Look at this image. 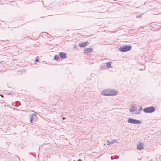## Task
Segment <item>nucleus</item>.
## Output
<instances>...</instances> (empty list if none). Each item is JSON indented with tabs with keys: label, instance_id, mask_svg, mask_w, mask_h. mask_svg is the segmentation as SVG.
<instances>
[{
	"label": "nucleus",
	"instance_id": "1",
	"mask_svg": "<svg viewBox=\"0 0 161 161\" xmlns=\"http://www.w3.org/2000/svg\"><path fill=\"white\" fill-rule=\"evenodd\" d=\"M131 46L130 45H125L120 47L119 48V50L123 52H126L130 51L131 49Z\"/></svg>",
	"mask_w": 161,
	"mask_h": 161
},
{
	"label": "nucleus",
	"instance_id": "2",
	"mask_svg": "<svg viewBox=\"0 0 161 161\" xmlns=\"http://www.w3.org/2000/svg\"><path fill=\"white\" fill-rule=\"evenodd\" d=\"M143 110L145 113H151L155 111V108L153 106L147 107L144 108Z\"/></svg>",
	"mask_w": 161,
	"mask_h": 161
},
{
	"label": "nucleus",
	"instance_id": "3",
	"mask_svg": "<svg viewBox=\"0 0 161 161\" xmlns=\"http://www.w3.org/2000/svg\"><path fill=\"white\" fill-rule=\"evenodd\" d=\"M127 122L129 123L139 124L141 123V122L140 120L132 118H129L127 119Z\"/></svg>",
	"mask_w": 161,
	"mask_h": 161
},
{
	"label": "nucleus",
	"instance_id": "4",
	"mask_svg": "<svg viewBox=\"0 0 161 161\" xmlns=\"http://www.w3.org/2000/svg\"><path fill=\"white\" fill-rule=\"evenodd\" d=\"M137 109L136 107L133 106V107H132L130 109V112H131L132 113H133L134 114H140V113L139 112H138Z\"/></svg>",
	"mask_w": 161,
	"mask_h": 161
},
{
	"label": "nucleus",
	"instance_id": "5",
	"mask_svg": "<svg viewBox=\"0 0 161 161\" xmlns=\"http://www.w3.org/2000/svg\"><path fill=\"white\" fill-rule=\"evenodd\" d=\"M117 92L114 89L109 90V96L116 95Z\"/></svg>",
	"mask_w": 161,
	"mask_h": 161
},
{
	"label": "nucleus",
	"instance_id": "6",
	"mask_svg": "<svg viewBox=\"0 0 161 161\" xmlns=\"http://www.w3.org/2000/svg\"><path fill=\"white\" fill-rule=\"evenodd\" d=\"M30 118V122L31 123H33V119L34 117H36V114H30L29 115Z\"/></svg>",
	"mask_w": 161,
	"mask_h": 161
},
{
	"label": "nucleus",
	"instance_id": "7",
	"mask_svg": "<svg viewBox=\"0 0 161 161\" xmlns=\"http://www.w3.org/2000/svg\"><path fill=\"white\" fill-rule=\"evenodd\" d=\"M60 58L63 59H65L67 58L66 54L65 53L63 52H60L59 53Z\"/></svg>",
	"mask_w": 161,
	"mask_h": 161
},
{
	"label": "nucleus",
	"instance_id": "8",
	"mask_svg": "<svg viewBox=\"0 0 161 161\" xmlns=\"http://www.w3.org/2000/svg\"><path fill=\"white\" fill-rule=\"evenodd\" d=\"M102 94L105 96H109V90H106L102 92Z\"/></svg>",
	"mask_w": 161,
	"mask_h": 161
},
{
	"label": "nucleus",
	"instance_id": "9",
	"mask_svg": "<svg viewBox=\"0 0 161 161\" xmlns=\"http://www.w3.org/2000/svg\"><path fill=\"white\" fill-rule=\"evenodd\" d=\"M88 42H82L79 44V46L80 47H85L86 45L88 44Z\"/></svg>",
	"mask_w": 161,
	"mask_h": 161
},
{
	"label": "nucleus",
	"instance_id": "10",
	"mask_svg": "<svg viewBox=\"0 0 161 161\" xmlns=\"http://www.w3.org/2000/svg\"><path fill=\"white\" fill-rule=\"evenodd\" d=\"M143 148V146L142 144V143L140 142L139 144H138L137 145V148L138 150H141Z\"/></svg>",
	"mask_w": 161,
	"mask_h": 161
},
{
	"label": "nucleus",
	"instance_id": "11",
	"mask_svg": "<svg viewBox=\"0 0 161 161\" xmlns=\"http://www.w3.org/2000/svg\"><path fill=\"white\" fill-rule=\"evenodd\" d=\"M92 50V49L91 48H87L85 49L84 51L86 53H90L91 52Z\"/></svg>",
	"mask_w": 161,
	"mask_h": 161
},
{
	"label": "nucleus",
	"instance_id": "12",
	"mask_svg": "<svg viewBox=\"0 0 161 161\" xmlns=\"http://www.w3.org/2000/svg\"><path fill=\"white\" fill-rule=\"evenodd\" d=\"M114 142H115L116 143H117V142L116 140H114L112 142H110L109 141H108L107 142V145H110L112 144H113Z\"/></svg>",
	"mask_w": 161,
	"mask_h": 161
},
{
	"label": "nucleus",
	"instance_id": "13",
	"mask_svg": "<svg viewBox=\"0 0 161 161\" xmlns=\"http://www.w3.org/2000/svg\"><path fill=\"white\" fill-rule=\"evenodd\" d=\"M111 62H108L106 64V65L108 68H110L111 67Z\"/></svg>",
	"mask_w": 161,
	"mask_h": 161
},
{
	"label": "nucleus",
	"instance_id": "14",
	"mask_svg": "<svg viewBox=\"0 0 161 161\" xmlns=\"http://www.w3.org/2000/svg\"><path fill=\"white\" fill-rule=\"evenodd\" d=\"M59 57L58 55H55L54 58V59L55 60H57L58 59H59Z\"/></svg>",
	"mask_w": 161,
	"mask_h": 161
},
{
	"label": "nucleus",
	"instance_id": "15",
	"mask_svg": "<svg viewBox=\"0 0 161 161\" xmlns=\"http://www.w3.org/2000/svg\"><path fill=\"white\" fill-rule=\"evenodd\" d=\"M142 107H141L139 109H138V110L139 111H138V112H140L141 111H142Z\"/></svg>",
	"mask_w": 161,
	"mask_h": 161
},
{
	"label": "nucleus",
	"instance_id": "16",
	"mask_svg": "<svg viewBox=\"0 0 161 161\" xmlns=\"http://www.w3.org/2000/svg\"><path fill=\"white\" fill-rule=\"evenodd\" d=\"M111 159L112 160H113V159H117V158H113L112 157H111Z\"/></svg>",
	"mask_w": 161,
	"mask_h": 161
},
{
	"label": "nucleus",
	"instance_id": "17",
	"mask_svg": "<svg viewBox=\"0 0 161 161\" xmlns=\"http://www.w3.org/2000/svg\"><path fill=\"white\" fill-rule=\"evenodd\" d=\"M39 61V60L38 59H36L35 60V62H37Z\"/></svg>",
	"mask_w": 161,
	"mask_h": 161
},
{
	"label": "nucleus",
	"instance_id": "18",
	"mask_svg": "<svg viewBox=\"0 0 161 161\" xmlns=\"http://www.w3.org/2000/svg\"><path fill=\"white\" fill-rule=\"evenodd\" d=\"M141 16V15H138L136 16V18H138L139 17H140Z\"/></svg>",
	"mask_w": 161,
	"mask_h": 161
},
{
	"label": "nucleus",
	"instance_id": "19",
	"mask_svg": "<svg viewBox=\"0 0 161 161\" xmlns=\"http://www.w3.org/2000/svg\"><path fill=\"white\" fill-rule=\"evenodd\" d=\"M0 96H1L2 97H3V95H2V94H0Z\"/></svg>",
	"mask_w": 161,
	"mask_h": 161
},
{
	"label": "nucleus",
	"instance_id": "20",
	"mask_svg": "<svg viewBox=\"0 0 161 161\" xmlns=\"http://www.w3.org/2000/svg\"><path fill=\"white\" fill-rule=\"evenodd\" d=\"M12 93L13 92H9V94L11 95L13 94Z\"/></svg>",
	"mask_w": 161,
	"mask_h": 161
},
{
	"label": "nucleus",
	"instance_id": "21",
	"mask_svg": "<svg viewBox=\"0 0 161 161\" xmlns=\"http://www.w3.org/2000/svg\"><path fill=\"white\" fill-rule=\"evenodd\" d=\"M78 161H82L81 160H80V159H79L78 160Z\"/></svg>",
	"mask_w": 161,
	"mask_h": 161
},
{
	"label": "nucleus",
	"instance_id": "22",
	"mask_svg": "<svg viewBox=\"0 0 161 161\" xmlns=\"http://www.w3.org/2000/svg\"><path fill=\"white\" fill-rule=\"evenodd\" d=\"M44 33H45V34H46V32H43Z\"/></svg>",
	"mask_w": 161,
	"mask_h": 161
}]
</instances>
